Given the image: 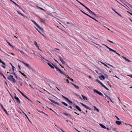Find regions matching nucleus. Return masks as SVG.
<instances>
[{
  "label": "nucleus",
  "instance_id": "17",
  "mask_svg": "<svg viewBox=\"0 0 132 132\" xmlns=\"http://www.w3.org/2000/svg\"><path fill=\"white\" fill-rule=\"evenodd\" d=\"M61 61L64 65H66L69 68H70L68 66L67 64H66L65 62L64 61L63 59Z\"/></svg>",
  "mask_w": 132,
  "mask_h": 132
},
{
  "label": "nucleus",
  "instance_id": "39",
  "mask_svg": "<svg viewBox=\"0 0 132 132\" xmlns=\"http://www.w3.org/2000/svg\"><path fill=\"white\" fill-rule=\"evenodd\" d=\"M59 59L60 61H61L63 59L60 56H59Z\"/></svg>",
  "mask_w": 132,
  "mask_h": 132
},
{
  "label": "nucleus",
  "instance_id": "56",
  "mask_svg": "<svg viewBox=\"0 0 132 132\" xmlns=\"http://www.w3.org/2000/svg\"><path fill=\"white\" fill-rule=\"evenodd\" d=\"M100 84L103 87L105 86V85H103L101 82L100 83Z\"/></svg>",
  "mask_w": 132,
  "mask_h": 132
},
{
  "label": "nucleus",
  "instance_id": "52",
  "mask_svg": "<svg viewBox=\"0 0 132 132\" xmlns=\"http://www.w3.org/2000/svg\"><path fill=\"white\" fill-rule=\"evenodd\" d=\"M103 45H104V46H105L107 48H108L109 50V48H110L109 47H108V46H107L104 45V44H103Z\"/></svg>",
  "mask_w": 132,
  "mask_h": 132
},
{
  "label": "nucleus",
  "instance_id": "62",
  "mask_svg": "<svg viewBox=\"0 0 132 132\" xmlns=\"http://www.w3.org/2000/svg\"><path fill=\"white\" fill-rule=\"evenodd\" d=\"M68 107L69 108H70L71 109H72V107L70 105L69 106H68Z\"/></svg>",
  "mask_w": 132,
  "mask_h": 132
},
{
  "label": "nucleus",
  "instance_id": "58",
  "mask_svg": "<svg viewBox=\"0 0 132 132\" xmlns=\"http://www.w3.org/2000/svg\"><path fill=\"white\" fill-rule=\"evenodd\" d=\"M92 14H93L96 16L97 15L93 12V13H92Z\"/></svg>",
  "mask_w": 132,
  "mask_h": 132
},
{
  "label": "nucleus",
  "instance_id": "34",
  "mask_svg": "<svg viewBox=\"0 0 132 132\" xmlns=\"http://www.w3.org/2000/svg\"><path fill=\"white\" fill-rule=\"evenodd\" d=\"M62 97L63 98L65 99L66 100L68 98L64 96L63 95H62Z\"/></svg>",
  "mask_w": 132,
  "mask_h": 132
},
{
  "label": "nucleus",
  "instance_id": "44",
  "mask_svg": "<svg viewBox=\"0 0 132 132\" xmlns=\"http://www.w3.org/2000/svg\"><path fill=\"white\" fill-rule=\"evenodd\" d=\"M20 93L22 95V96H23L24 97L25 96V95L23 94L22 92H20Z\"/></svg>",
  "mask_w": 132,
  "mask_h": 132
},
{
  "label": "nucleus",
  "instance_id": "49",
  "mask_svg": "<svg viewBox=\"0 0 132 132\" xmlns=\"http://www.w3.org/2000/svg\"><path fill=\"white\" fill-rule=\"evenodd\" d=\"M104 75H105V77H106L107 79L108 78V75L106 74H104Z\"/></svg>",
  "mask_w": 132,
  "mask_h": 132
},
{
  "label": "nucleus",
  "instance_id": "48",
  "mask_svg": "<svg viewBox=\"0 0 132 132\" xmlns=\"http://www.w3.org/2000/svg\"><path fill=\"white\" fill-rule=\"evenodd\" d=\"M17 12H18V13H19V14L21 15H22V16H23V15L21 13H20L19 11H17Z\"/></svg>",
  "mask_w": 132,
  "mask_h": 132
},
{
  "label": "nucleus",
  "instance_id": "16",
  "mask_svg": "<svg viewBox=\"0 0 132 132\" xmlns=\"http://www.w3.org/2000/svg\"><path fill=\"white\" fill-rule=\"evenodd\" d=\"M116 123L117 125H120L121 123V121L117 120L116 121Z\"/></svg>",
  "mask_w": 132,
  "mask_h": 132
},
{
  "label": "nucleus",
  "instance_id": "9",
  "mask_svg": "<svg viewBox=\"0 0 132 132\" xmlns=\"http://www.w3.org/2000/svg\"><path fill=\"white\" fill-rule=\"evenodd\" d=\"M1 107H2V108L3 109V110L5 112L6 114H7V115H9V114L7 112V111H6V110L4 108L3 105H2V104H1Z\"/></svg>",
  "mask_w": 132,
  "mask_h": 132
},
{
  "label": "nucleus",
  "instance_id": "60",
  "mask_svg": "<svg viewBox=\"0 0 132 132\" xmlns=\"http://www.w3.org/2000/svg\"><path fill=\"white\" fill-rule=\"evenodd\" d=\"M111 130H112L113 131H116V129H115L114 128H113L112 127H111Z\"/></svg>",
  "mask_w": 132,
  "mask_h": 132
},
{
  "label": "nucleus",
  "instance_id": "11",
  "mask_svg": "<svg viewBox=\"0 0 132 132\" xmlns=\"http://www.w3.org/2000/svg\"><path fill=\"white\" fill-rule=\"evenodd\" d=\"M14 97L15 98V99L16 100L17 102L19 104H20L21 103L19 99V98L18 97H17L16 96H15Z\"/></svg>",
  "mask_w": 132,
  "mask_h": 132
},
{
  "label": "nucleus",
  "instance_id": "51",
  "mask_svg": "<svg viewBox=\"0 0 132 132\" xmlns=\"http://www.w3.org/2000/svg\"><path fill=\"white\" fill-rule=\"evenodd\" d=\"M16 6L18 7H19L20 9H22V8L20 7V6L19 5H18V4L16 5Z\"/></svg>",
  "mask_w": 132,
  "mask_h": 132
},
{
  "label": "nucleus",
  "instance_id": "55",
  "mask_svg": "<svg viewBox=\"0 0 132 132\" xmlns=\"http://www.w3.org/2000/svg\"><path fill=\"white\" fill-rule=\"evenodd\" d=\"M100 84L103 87L105 86V85H103L101 82L100 83Z\"/></svg>",
  "mask_w": 132,
  "mask_h": 132
},
{
  "label": "nucleus",
  "instance_id": "14",
  "mask_svg": "<svg viewBox=\"0 0 132 132\" xmlns=\"http://www.w3.org/2000/svg\"><path fill=\"white\" fill-rule=\"evenodd\" d=\"M122 57L127 61H128V62H131V61L130 60H129L124 56H122Z\"/></svg>",
  "mask_w": 132,
  "mask_h": 132
},
{
  "label": "nucleus",
  "instance_id": "1",
  "mask_svg": "<svg viewBox=\"0 0 132 132\" xmlns=\"http://www.w3.org/2000/svg\"><path fill=\"white\" fill-rule=\"evenodd\" d=\"M49 62L47 63V64L50 67H51L52 69H54V67L56 69V70L58 71L61 74H63L65 76H67L65 73H64L62 71H61L60 69L58 68L57 66L55 65L53 63H52V65H53V66H52L50 62L49 61V62Z\"/></svg>",
  "mask_w": 132,
  "mask_h": 132
},
{
  "label": "nucleus",
  "instance_id": "29",
  "mask_svg": "<svg viewBox=\"0 0 132 132\" xmlns=\"http://www.w3.org/2000/svg\"><path fill=\"white\" fill-rule=\"evenodd\" d=\"M94 108L95 110H96L97 112H99V110L96 107V106H94Z\"/></svg>",
  "mask_w": 132,
  "mask_h": 132
},
{
  "label": "nucleus",
  "instance_id": "3",
  "mask_svg": "<svg viewBox=\"0 0 132 132\" xmlns=\"http://www.w3.org/2000/svg\"><path fill=\"white\" fill-rule=\"evenodd\" d=\"M19 60L23 64H24L26 66L27 68H28L29 69H30L32 70L33 71H34V69L32 68L31 66L29 64L24 62L23 61H21L20 60Z\"/></svg>",
  "mask_w": 132,
  "mask_h": 132
},
{
  "label": "nucleus",
  "instance_id": "8",
  "mask_svg": "<svg viewBox=\"0 0 132 132\" xmlns=\"http://www.w3.org/2000/svg\"><path fill=\"white\" fill-rule=\"evenodd\" d=\"M48 99L54 103L58 105H60L59 104L58 102H55L54 101L52 100L49 98H48Z\"/></svg>",
  "mask_w": 132,
  "mask_h": 132
},
{
  "label": "nucleus",
  "instance_id": "5",
  "mask_svg": "<svg viewBox=\"0 0 132 132\" xmlns=\"http://www.w3.org/2000/svg\"><path fill=\"white\" fill-rule=\"evenodd\" d=\"M93 91H94V92H95L96 93L100 95L103 97H104V96H103V94L101 93L98 90L95 89H94Z\"/></svg>",
  "mask_w": 132,
  "mask_h": 132
},
{
  "label": "nucleus",
  "instance_id": "50",
  "mask_svg": "<svg viewBox=\"0 0 132 132\" xmlns=\"http://www.w3.org/2000/svg\"><path fill=\"white\" fill-rule=\"evenodd\" d=\"M107 40L108 41V42H110V43H113V42H112V41H111V40H109L108 39H107Z\"/></svg>",
  "mask_w": 132,
  "mask_h": 132
},
{
  "label": "nucleus",
  "instance_id": "28",
  "mask_svg": "<svg viewBox=\"0 0 132 132\" xmlns=\"http://www.w3.org/2000/svg\"><path fill=\"white\" fill-rule=\"evenodd\" d=\"M0 74L3 76L4 78L5 79H6V78L5 77V76L0 71Z\"/></svg>",
  "mask_w": 132,
  "mask_h": 132
},
{
  "label": "nucleus",
  "instance_id": "32",
  "mask_svg": "<svg viewBox=\"0 0 132 132\" xmlns=\"http://www.w3.org/2000/svg\"><path fill=\"white\" fill-rule=\"evenodd\" d=\"M37 110L39 112L41 113H45L44 112H43V111H40V110H38V109H37Z\"/></svg>",
  "mask_w": 132,
  "mask_h": 132
},
{
  "label": "nucleus",
  "instance_id": "21",
  "mask_svg": "<svg viewBox=\"0 0 132 132\" xmlns=\"http://www.w3.org/2000/svg\"><path fill=\"white\" fill-rule=\"evenodd\" d=\"M31 21L33 23H34L35 24L37 27L39 25L34 20H31Z\"/></svg>",
  "mask_w": 132,
  "mask_h": 132
},
{
  "label": "nucleus",
  "instance_id": "59",
  "mask_svg": "<svg viewBox=\"0 0 132 132\" xmlns=\"http://www.w3.org/2000/svg\"><path fill=\"white\" fill-rule=\"evenodd\" d=\"M18 79L20 80H22V79H21L20 77H19L18 78Z\"/></svg>",
  "mask_w": 132,
  "mask_h": 132
},
{
  "label": "nucleus",
  "instance_id": "35",
  "mask_svg": "<svg viewBox=\"0 0 132 132\" xmlns=\"http://www.w3.org/2000/svg\"><path fill=\"white\" fill-rule=\"evenodd\" d=\"M87 16H88L89 17H90V18H91L93 19H94V18L93 17L90 16V15H89L87 14Z\"/></svg>",
  "mask_w": 132,
  "mask_h": 132
},
{
  "label": "nucleus",
  "instance_id": "63",
  "mask_svg": "<svg viewBox=\"0 0 132 132\" xmlns=\"http://www.w3.org/2000/svg\"><path fill=\"white\" fill-rule=\"evenodd\" d=\"M11 74L13 75H15L16 74L14 72L12 73H11Z\"/></svg>",
  "mask_w": 132,
  "mask_h": 132
},
{
  "label": "nucleus",
  "instance_id": "40",
  "mask_svg": "<svg viewBox=\"0 0 132 132\" xmlns=\"http://www.w3.org/2000/svg\"><path fill=\"white\" fill-rule=\"evenodd\" d=\"M39 9L45 11V12H46V10H45L43 9V8H41V7H40V8H39Z\"/></svg>",
  "mask_w": 132,
  "mask_h": 132
},
{
  "label": "nucleus",
  "instance_id": "36",
  "mask_svg": "<svg viewBox=\"0 0 132 132\" xmlns=\"http://www.w3.org/2000/svg\"><path fill=\"white\" fill-rule=\"evenodd\" d=\"M80 11L82 13H83L84 14L86 15L88 14L86 13H85V12H84V11H82L81 10H80Z\"/></svg>",
  "mask_w": 132,
  "mask_h": 132
},
{
  "label": "nucleus",
  "instance_id": "24",
  "mask_svg": "<svg viewBox=\"0 0 132 132\" xmlns=\"http://www.w3.org/2000/svg\"><path fill=\"white\" fill-rule=\"evenodd\" d=\"M35 29L39 33L42 35L44 36V35L42 34L40 32L36 27H35Z\"/></svg>",
  "mask_w": 132,
  "mask_h": 132
},
{
  "label": "nucleus",
  "instance_id": "33",
  "mask_svg": "<svg viewBox=\"0 0 132 132\" xmlns=\"http://www.w3.org/2000/svg\"><path fill=\"white\" fill-rule=\"evenodd\" d=\"M96 80L100 84V83L101 82L98 79H97Z\"/></svg>",
  "mask_w": 132,
  "mask_h": 132
},
{
  "label": "nucleus",
  "instance_id": "19",
  "mask_svg": "<svg viewBox=\"0 0 132 132\" xmlns=\"http://www.w3.org/2000/svg\"><path fill=\"white\" fill-rule=\"evenodd\" d=\"M37 27L40 30H41L43 32L44 31V29H43L41 27H40L39 25Z\"/></svg>",
  "mask_w": 132,
  "mask_h": 132
},
{
  "label": "nucleus",
  "instance_id": "15",
  "mask_svg": "<svg viewBox=\"0 0 132 132\" xmlns=\"http://www.w3.org/2000/svg\"><path fill=\"white\" fill-rule=\"evenodd\" d=\"M1 63H2L3 65H4V66L3 65H1L2 67L4 69H5L6 68L5 67V66L6 65L5 63V62H3V61H2Z\"/></svg>",
  "mask_w": 132,
  "mask_h": 132
},
{
  "label": "nucleus",
  "instance_id": "43",
  "mask_svg": "<svg viewBox=\"0 0 132 132\" xmlns=\"http://www.w3.org/2000/svg\"><path fill=\"white\" fill-rule=\"evenodd\" d=\"M20 93L22 95V96H23L24 97L25 96V95L23 94L22 92H20Z\"/></svg>",
  "mask_w": 132,
  "mask_h": 132
},
{
  "label": "nucleus",
  "instance_id": "41",
  "mask_svg": "<svg viewBox=\"0 0 132 132\" xmlns=\"http://www.w3.org/2000/svg\"><path fill=\"white\" fill-rule=\"evenodd\" d=\"M12 70H13V71L14 72L15 69V68L14 66H13L12 67Z\"/></svg>",
  "mask_w": 132,
  "mask_h": 132
},
{
  "label": "nucleus",
  "instance_id": "38",
  "mask_svg": "<svg viewBox=\"0 0 132 132\" xmlns=\"http://www.w3.org/2000/svg\"><path fill=\"white\" fill-rule=\"evenodd\" d=\"M66 75L67 76L66 77H67V76H68V77H67L68 78H69V79H70L72 81H73V79H71V78H70L69 76H68V75ZM65 76L66 77V76Z\"/></svg>",
  "mask_w": 132,
  "mask_h": 132
},
{
  "label": "nucleus",
  "instance_id": "57",
  "mask_svg": "<svg viewBox=\"0 0 132 132\" xmlns=\"http://www.w3.org/2000/svg\"><path fill=\"white\" fill-rule=\"evenodd\" d=\"M106 129L108 130H111V127H110V128H106Z\"/></svg>",
  "mask_w": 132,
  "mask_h": 132
},
{
  "label": "nucleus",
  "instance_id": "4",
  "mask_svg": "<svg viewBox=\"0 0 132 132\" xmlns=\"http://www.w3.org/2000/svg\"><path fill=\"white\" fill-rule=\"evenodd\" d=\"M7 79L11 81H12L14 83H15L16 81L14 78H13V76L10 75L7 78Z\"/></svg>",
  "mask_w": 132,
  "mask_h": 132
},
{
  "label": "nucleus",
  "instance_id": "10",
  "mask_svg": "<svg viewBox=\"0 0 132 132\" xmlns=\"http://www.w3.org/2000/svg\"><path fill=\"white\" fill-rule=\"evenodd\" d=\"M63 114L67 116H68V117H69V118H71L70 117L71 116V115L70 114H68L66 113V112H63L62 113Z\"/></svg>",
  "mask_w": 132,
  "mask_h": 132
},
{
  "label": "nucleus",
  "instance_id": "7",
  "mask_svg": "<svg viewBox=\"0 0 132 132\" xmlns=\"http://www.w3.org/2000/svg\"><path fill=\"white\" fill-rule=\"evenodd\" d=\"M99 74H100V75H101V76H99V78L100 79V80H102V79L103 80H104L105 78V77L103 75L102 73H99Z\"/></svg>",
  "mask_w": 132,
  "mask_h": 132
},
{
  "label": "nucleus",
  "instance_id": "13",
  "mask_svg": "<svg viewBox=\"0 0 132 132\" xmlns=\"http://www.w3.org/2000/svg\"><path fill=\"white\" fill-rule=\"evenodd\" d=\"M122 57L127 61H128V62H131V61L130 60H129L124 56H122Z\"/></svg>",
  "mask_w": 132,
  "mask_h": 132
},
{
  "label": "nucleus",
  "instance_id": "23",
  "mask_svg": "<svg viewBox=\"0 0 132 132\" xmlns=\"http://www.w3.org/2000/svg\"><path fill=\"white\" fill-rule=\"evenodd\" d=\"M81 96H82V97L83 99L84 100H87V97H86V96H84V95H81Z\"/></svg>",
  "mask_w": 132,
  "mask_h": 132
},
{
  "label": "nucleus",
  "instance_id": "61",
  "mask_svg": "<svg viewBox=\"0 0 132 132\" xmlns=\"http://www.w3.org/2000/svg\"><path fill=\"white\" fill-rule=\"evenodd\" d=\"M99 70L101 71V72L104 75V74H105V73H104V72H103L102 71H101V70L100 69H99Z\"/></svg>",
  "mask_w": 132,
  "mask_h": 132
},
{
  "label": "nucleus",
  "instance_id": "20",
  "mask_svg": "<svg viewBox=\"0 0 132 132\" xmlns=\"http://www.w3.org/2000/svg\"><path fill=\"white\" fill-rule=\"evenodd\" d=\"M66 100L68 102V103L70 104H72L73 103L68 98Z\"/></svg>",
  "mask_w": 132,
  "mask_h": 132
},
{
  "label": "nucleus",
  "instance_id": "6",
  "mask_svg": "<svg viewBox=\"0 0 132 132\" xmlns=\"http://www.w3.org/2000/svg\"><path fill=\"white\" fill-rule=\"evenodd\" d=\"M80 103L83 106L86 108L90 110H92V108H90L89 106H87L86 105L84 104L83 103L81 102H80Z\"/></svg>",
  "mask_w": 132,
  "mask_h": 132
},
{
  "label": "nucleus",
  "instance_id": "30",
  "mask_svg": "<svg viewBox=\"0 0 132 132\" xmlns=\"http://www.w3.org/2000/svg\"><path fill=\"white\" fill-rule=\"evenodd\" d=\"M100 62L103 64H104V66L105 67H107V68H109V67H108L107 65L105 64L104 63H103V62Z\"/></svg>",
  "mask_w": 132,
  "mask_h": 132
},
{
  "label": "nucleus",
  "instance_id": "53",
  "mask_svg": "<svg viewBox=\"0 0 132 132\" xmlns=\"http://www.w3.org/2000/svg\"><path fill=\"white\" fill-rule=\"evenodd\" d=\"M127 3L128 4V5L130 7H131V8H132V5H131L130 4H129V3Z\"/></svg>",
  "mask_w": 132,
  "mask_h": 132
},
{
  "label": "nucleus",
  "instance_id": "54",
  "mask_svg": "<svg viewBox=\"0 0 132 132\" xmlns=\"http://www.w3.org/2000/svg\"><path fill=\"white\" fill-rule=\"evenodd\" d=\"M109 50L110 51H112V52H113V51H114V50H113V49H112L111 48H109Z\"/></svg>",
  "mask_w": 132,
  "mask_h": 132
},
{
  "label": "nucleus",
  "instance_id": "31",
  "mask_svg": "<svg viewBox=\"0 0 132 132\" xmlns=\"http://www.w3.org/2000/svg\"><path fill=\"white\" fill-rule=\"evenodd\" d=\"M74 86L77 89H78L79 88V87L78 86H77L75 84V85H74Z\"/></svg>",
  "mask_w": 132,
  "mask_h": 132
},
{
  "label": "nucleus",
  "instance_id": "45",
  "mask_svg": "<svg viewBox=\"0 0 132 132\" xmlns=\"http://www.w3.org/2000/svg\"><path fill=\"white\" fill-rule=\"evenodd\" d=\"M20 93L22 95V96H23L24 97L25 96V95L23 94L22 92H20Z\"/></svg>",
  "mask_w": 132,
  "mask_h": 132
},
{
  "label": "nucleus",
  "instance_id": "22",
  "mask_svg": "<svg viewBox=\"0 0 132 132\" xmlns=\"http://www.w3.org/2000/svg\"><path fill=\"white\" fill-rule=\"evenodd\" d=\"M40 54V56H41V57H40L42 59H42V60H43V59H44L45 60H46V61H48V62H49V61L48 60H46V59H45V58H44L42 56V55H41L40 54Z\"/></svg>",
  "mask_w": 132,
  "mask_h": 132
},
{
  "label": "nucleus",
  "instance_id": "47",
  "mask_svg": "<svg viewBox=\"0 0 132 132\" xmlns=\"http://www.w3.org/2000/svg\"><path fill=\"white\" fill-rule=\"evenodd\" d=\"M20 93L22 95V96H23L24 97L25 96V95L23 94L22 92H20Z\"/></svg>",
  "mask_w": 132,
  "mask_h": 132
},
{
  "label": "nucleus",
  "instance_id": "42",
  "mask_svg": "<svg viewBox=\"0 0 132 132\" xmlns=\"http://www.w3.org/2000/svg\"><path fill=\"white\" fill-rule=\"evenodd\" d=\"M112 10H113L115 12H116L117 14H118V12H117L113 8H112Z\"/></svg>",
  "mask_w": 132,
  "mask_h": 132
},
{
  "label": "nucleus",
  "instance_id": "25",
  "mask_svg": "<svg viewBox=\"0 0 132 132\" xmlns=\"http://www.w3.org/2000/svg\"><path fill=\"white\" fill-rule=\"evenodd\" d=\"M34 44L36 46V47L38 48H39V46L37 44V42L35 41L34 43Z\"/></svg>",
  "mask_w": 132,
  "mask_h": 132
},
{
  "label": "nucleus",
  "instance_id": "27",
  "mask_svg": "<svg viewBox=\"0 0 132 132\" xmlns=\"http://www.w3.org/2000/svg\"><path fill=\"white\" fill-rule=\"evenodd\" d=\"M61 103L62 104H63V105H64L65 106H68V104L67 103H65V102H64L62 101L61 102Z\"/></svg>",
  "mask_w": 132,
  "mask_h": 132
},
{
  "label": "nucleus",
  "instance_id": "64",
  "mask_svg": "<svg viewBox=\"0 0 132 132\" xmlns=\"http://www.w3.org/2000/svg\"><path fill=\"white\" fill-rule=\"evenodd\" d=\"M14 4H15L16 5L17 4L15 3L13 1L12 2Z\"/></svg>",
  "mask_w": 132,
  "mask_h": 132
},
{
  "label": "nucleus",
  "instance_id": "12",
  "mask_svg": "<svg viewBox=\"0 0 132 132\" xmlns=\"http://www.w3.org/2000/svg\"><path fill=\"white\" fill-rule=\"evenodd\" d=\"M36 15V16L38 17V18H39V19H40V22H42V23H44V21H45V20H43L41 18H40V17H39V16H38V15Z\"/></svg>",
  "mask_w": 132,
  "mask_h": 132
},
{
  "label": "nucleus",
  "instance_id": "2",
  "mask_svg": "<svg viewBox=\"0 0 132 132\" xmlns=\"http://www.w3.org/2000/svg\"><path fill=\"white\" fill-rule=\"evenodd\" d=\"M72 104L73 106H75V107L76 108V109L80 112L81 113H82L85 114H86V113L83 111H82V110L80 108L78 105H76L75 103H72Z\"/></svg>",
  "mask_w": 132,
  "mask_h": 132
},
{
  "label": "nucleus",
  "instance_id": "37",
  "mask_svg": "<svg viewBox=\"0 0 132 132\" xmlns=\"http://www.w3.org/2000/svg\"><path fill=\"white\" fill-rule=\"evenodd\" d=\"M88 12H89V13L91 14H92V13H93V12L92 11H91L89 9V10H88Z\"/></svg>",
  "mask_w": 132,
  "mask_h": 132
},
{
  "label": "nucleus",
  "instance_id": "26",
  "mask_svg": "<svg viewBox=\"0 0 132 132\" xmlns=\"http://www.w3.org/2000/svg\"><path fill=\"white\" fill-rule=\"evenodd\" d=\"M6 42L9 45L12 47H13V45H11L10 43L7 40H6Z\"/></svg>",
  "mask_w": 132,
  "mask_h": 132
},
{
  "label": "nucleus",
  "instance_id": "46",
  "mask_svg": "<svg viewBox=\"0 0 132 132\" xmlns=\"http://www.w3.org/2000/svg\"><path fill=\"white\" fill-rule=\"evenodd\" d=\"M20 93L22 95V96H23L24 97L25 96V95L23 94L22 92H20Z\"/></svg>",
  "mask_w": 132,
  "mask_h": 132
},
{
  "label": "nucleus",
  "instance_id": "18",
  "mask_svg": "<svg viewBox=\"0 0 132 132\" xmlns=\"http://www.w3.org/2000/svg\"><path fill=\"white\" fill-rule=\"evenodd\" d=\"M99 125L101 126V127L105 129L106 128V127L105 126L101 123H100Z\"/></svg>",
  "mask_w": 132,
  "mask_h": 132
}]
</instances>
